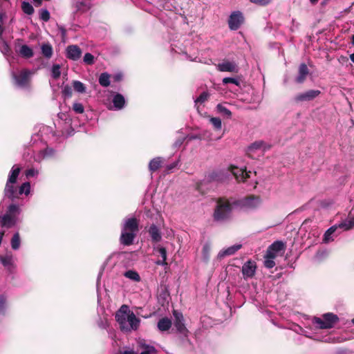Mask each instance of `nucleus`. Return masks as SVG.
Instances as JSON below:
<instances>
[{
	"instance_id": "1",
	"label": "nucleus",
	"mask_w": 354,
	"mask_h": 354,
	"mask_svg": "<svg viewBox=\"0 0 354 354\" xmlns=\"http://www.w3.org/2000/svg\"><path fill=\"white\" fill-rule=\"evenodd\" d=\"M213 217L216 221H223L228 219L232 211L230 201L225 198H218L216 201Z\"/></svg>"
},
{
	"instance_id": "2",
	"label": "nucleus",
	"mask_w": 354,
	"mask_h": 354,
	"mask_svg": "<svg viewBox=\"0 0 354 354\" xmlns=\"http://www.w3.org/2000/svg\"><path fill=\"white\" fill-rule=\"evenodd\" d=\"M19 213V207L15 204L8 206L5 214L0 217V225L2 227L11 228L17 223V215Z\"/></svg>"
},
{
	"instance_id": "3",
	"label": "nucleus",
	"mask_w": 354,
	"mask_h": 354,
	"mask_svg": "<svg viewBox=\"0 0 354 354\" xmlns=\"http://www.w3.org/2000/svg\"><path fill=\"white\" fill-rule=\"evenodd\" d=\"M338 316L333 313H327L322 315V318L315 317L313 323L320 329L332 328L339 322Z\"/></svg>"
},
{
	"instance_id": "4",
	"label": "nucleus",
	"mask_w": 354,
	"mask_h": 354,
	"mask_svg": "<svg viewBox=\"0 0 354 354\" xmlns=\"http://www.w3.org/2000/svg\"><path fill=\"white\" fill-rule=\"evenodd\" d=\"M30 75L29 70L22 69L19 73H12V77L17 86L26 88L30 86Z\"/></svg>"
},
{
	"instance_id": "5",
	"label": "nucleus",
	"mask_w": 354,
	"mask_h": 354,
	"mask_svg": "<svg viewBox=\"0 0 354 354\" xmlns=\"http://www.w3.org/2000/svg\"><path fill=\"white\" fill-rule=\"evenodd\" d=\"M174 316L175 317L174 324L177 332L182 335L183 337H188L189 332L185 325L183 314L174 310Z\"/></svg>"
},
{
	"instance_id": "6",
	"label": "nucleus",
	"mask_w": 354,
	"mask_h": 354,
	"mask_svg": "<svg viewBox=\"0 0 354 354\" xmlns=\"http://www.w3.org/2000/svg\"><path fill=\"white\" fill-rule=\"evenodd\" d=\"M321 91L319 90H308L296 95L293 98V101L297 104L302 102L312 101L318 97Z\"/></svg>"
},
{
	"instance_id": "7",
	"label": "nucleus",
	"mask_w": 354,
	"mask_h": 354,
	"mask_svg": "<svg viewBox=\"0 0 354 354\" xmlns=\"http://www.w3.org/2000/svg\"><path fill=\"white\" fill-rule=\"evenodd\" d=\"M129 310L128 306L124 304L115 313V319L119 324L121 330L127 328V319Z\"/></svg>"
},
{
	"instance_id": "8",
	"label": "nucleus",
	"mask_w": 354,
	"mask_h": 354,
	"mask_svg": "<svg viewBox=\"0 0 354 354\" xmlns=\"http://www.w3.org/2000/svg\"><path fill=\"white\" fill-rule=\"evenodd\" d=\"M244 21L243 14L240 11L233 12L228 19L229 28L231 30H238Z\"/></svg>"
},
{
	"instance_id": "9",
	"label": "nucleus",
	"mask_w": 354,
	"mask_h": 354,
	"mask_svg": "<svg viewBox=\"0 0 354 354\" xmlns=\"http://www.w3.org/2000/svg\"><path fill=\"white\" fill-rule=\"evenodd\" d=\"M228 170L232 174L238 182H244L247 178L250 177L245 167V169H241L231 165L228 167Z\"/></svg>"
},
{
	"instance_id": "10",
	"label": "nucleus",
	"mask_w": 354,
	"mask_h": 354,
	"mask_svg": "<svg viewBox=\"0 0 354 354\" xmlns=\"http://www.w3.org/2000/svg\"><path fill=\"white\" fill-rule=\"evenodd\" d=\"M127 324V328L122 331L130 332L131 330H136L140 326V319L136 316L133 311L129 310Z\"/></svg>"
},
{
	"instance_id": "11",
	"label": "nucleus",
	"mask_w": 354,
	"mask_h": 354,
	"mask_svg": "<svg viewBox=\"0 0 354 354\" xmlns=\"http://www.w3.org/2000/svg\"><path fill=\"white\" fill-rule=\"evenodd\" d=\"M216 68L221 72L238 73L239 66L234 62L223 59L221 63L216 65Z\"/></svg>"
},
{
	"instance_id": "12",
	"label": "nucleus",
	"mask_w": 354,
	"mask_h": 354,
	"mask_svg": "<svg viewBox=\"0 0 354 354\" xmlns=\"http://www.w3.org/2000/svg\"><path fill=\"white\" fill-rule=\"evenodd\" d=\"M256 263L250 260L245 262L242 266V274L243 277L252 278L254 276L256 272Z\"/></svg>"
},
{
	"instance_id": "13",
	"label": "nucleus",
	"mask_w": 354,
	"mask_h": 354,
	"mask_svg": "<svg viewBox=\"0 0 354 354\" xmlns=\"http://www.w3.org/2000/svg\"><path fill=\"white\" fill-rule=\"evenodd\" d=\"M82 50L77 45H70L66 48V57L71 60L76 61L80 58Z\"/></svg>"
},
{
	"instance_id": "14",
	"label": "nucleus",
	"mask_w": 354,
	"mask_h": 354,
	"mask_svg": "<svg viewBox=\"0 0 354 354\" xmlns=\"http://www.w3.org/2000/svg\"><path fill=\"white\" fill-rule=\"evenodd\" d=\"M122 230L136 234L139 230V221L135 217L127 219Z\"/></svg>"
},
{
	"instance_id": "15",
	"label": "nucleus",
	"mask_w": 354,
	"mask_h": 354,
	"mask_svg": "<svg viewBox=\"0 0 354 354\" xmlns=\"http://www.w3.org/2000/svg\"><path fill=\"white\" fill-rule=\"evenodd\" d=\"M136 236V233L122 230L120 237V242L124 245H131L133 243Z\"/></svg>"
},
{
	"instance_id": "16",
	"label": "nucleus",
	"mask_w": 354,
	"mask_h": 354,
	"mask_svg": "<svg viewBox=\"0 0 354 354\" xmlns=\"http://www.w3.org/2000/svg\"><path fill=\"white\" fill-rule=\"evenodd\" d=\"M309 73L307 65L304 63L301 64L299 66L298 75L295 78V82L298 84L304 83Z\"/></svg>"
},
{
	"instance_id": "17",
	"label": "nucleus",
	"mask_w": 354,
	"mask_h": 354,
	"mask_svg": "<svg viewBox=\"0 0 354 354\" xmlns=\"http://www.w3.org/2000/svg\"><path fill=\"white\" fill-rule=\"evenodd\" d=\"M15 183L7 182L4 188L5 196L11 200L17 198L18 187L14 185Z\"/></svg>"
},
{
	"instance_id": "18",
	"label": "nucleus",
	"mask_w": 354,
	"mask_h": 354,
	"mask_svg": "<svg viewBox=\"0 0 354 354\" xmlns=\"http://www.w3.org/2000/svg\"><path fill=\"white\" fill-rule=\"evenodd\" d=\"M261 203V199L259 196L250 195L245 197L243 200V205L250 208L257 207Z\"/></svg>"
},
{
	"instance_id": "19",
	"label": "nucleus",
	"mask_w": 354,
	"mask_h": 354,
	"mask_svg": "<svg viewBox=\"0 0 354 354\" xmlns=\"http://www.w3.org/2000/svg\"><path fill=\"white\" fill-rule=\"evenodd\" d=\"M241 248H242L241 244H236V245L230 246V247L227 248V249L220 251L219 253L218 254L217 258L221 260V259H223L225 257L233 255Z\"/></svg>"
},
{
	"instance_id": "20",
	"label": "nucleus",
	"mask_w": 354,
	"mask_h": 354,
	"mask_svg": "<svg viewBox=\"0 0 354 354\" xmlns=\"http://www.w3.org/2000/svg\"><path fill=\"white\" fill-rule=\"evenodd\" d=\"M148 232L151 236V241L153 243L160 242L162 239L161 232L159 228L155 225L152 224L150 225Z\"/></svg>"
},
{
	"instance_id": "21",
	"label": "nucleus",
	"mask_w": 354,
	"mask_h": 354,
	"mask_svg": "<svg viewBox=\"0 0 354 354\" xmlns=\"http://www.w3.org/2000/svg\"><path fill=\"white\" fill-rule=\"evenodd\" d=\"M163 164V159L161 157H156L153 158L149 163V169L153 173L162 167Z\"/></svg>"
},
{
	"instance_id": "22",
	"label": "nucleus",
	"mask_w": 354,
	"mask_h": 354,
	"mask_svg": "<svg viewBox=\"0 0 354 354\" xmlns=\"http://www.w3.org/2000/svg\"><path fill=\"white\" fill-rule=\"evenodd\" d=\"M171 321L167 317L161 318L157 324L159 330L162 332L167 331L171 327Z\"/></svg>"
},
{
	"instance_id": "23",
	"label": "nucleus",
	"mask_w": 354,
	"mask_h": 354,
	"mask_svg": "<svg viewBox=\"0 0 354 354\" xmlns=\"http://www.w3.org/2000/svg\"><path fill=\"white\" fill-rule=\"evenodd\" d=\"M20 171V167L18 165H14L11 169L10 174L8 176L7 182L16 183Z\"/></svg>"
},
{
	"instance_id": "24",
	"label": "nucleus",
	"mask_w": 354,
	"mask_h": 354,
	"mask_svg": "<svg viewBox=\"0 0 354 354\" xmlns=\"http://www.w3.org/2000/svg\"><path fill=\"white\" fill-rule=\"evenodd\" d=\"M337 228H339L338 225H335L328 228L324 234L323 241L324 243H328L333 241L332 235L335 232Z\"/></svg>"
},
{
	"instance_id": "25",
	"label": "nucleus",
	"mask_w": 354,
	"mask_h": 354,
	"mask_svg": "<svg viewBox=\"0 0 354 354\" xmlns=\"http://www.w3.org/2000/svg\"><path fill=\"white\" fill-rule=\"evenodd\" d=\"M113 103L114 106L118 109L123 108L125 104V100L122 95L117 93L113 99Z\"/></svg>"
},
{
	"instance_id": "26",
	"label": "nucleus",
	"mask_w": 354,
	"mask_h": 354,
	"mask_svg": "<svg viewBox=\"0 0 354 354\" xmlns=\"http://www.w3.org/2000/svg\"><path fill=\"white\" fill-rule=\"evenodd\" d=\"M0 262L3 266L9 268L12 266L13 257L11 252L7 253L5 256L0 255Z\"/></svg>"
},
{
	"instance_id": "27",
	"label": "nucleus",
	"mask_w": 354,
	"mask_h": 354,
	"mask_svg": "<svg viewBox=\"0 0 354 354\" xmlns=\"http://www.w3.org/2000/svg\"><path fill=\"white\" fill-rule=\"evenodd\" d=\"M19 53L23 57L26 59L32 57L34 55L32 49L26 44L21 46Z\"/></svg>"
},
{
	"instance_id": "28",
	"label": "nucleus",
	"mask_w": 354,
	"mask_h": 354,
	"mask_svg": "<svg viewBox=\"0 0 354 354\" xmlns=\"http://www.w3.org/2000/svg\"><path fill=\"white\" fill-rule=\"evenodd\" d=\"M30 192V183L26 182L24 183L20 187H18V190L17 192V198H19L21 195L24 194L25 195H28Z\"/></svg>"
},
{
	"instance_id": "29",
	"label": "nucleus",
	"mask_w": 354,
	"mask_h": 354,
	"mask_svg": "<svg viewBox=\"0 0 354 354\" xmlns=\"http://www.w3.org/2000/svg\"><path fill=\"white\" fill-rule=\"evenodd\" d=\"M42 55L47 59L53 55V47L49 43L43 44L41 46Z\"/></svg>"
},
{
	"instance_id": "30",
	"label": "nucleus",
	"mask_w": 354,
	"mask_h": 354,
	"mask_svg": "<svg viewBox=\"0 0 354 354\" xmlns=\"http://www.w3.org/2000/svg\"><path fill=\"white\" fill-rule=\"evenodd\" d=\"M271 250L278 252L285 249V244L281 241H276L268 247Z\"/></svg>"
},
{
	"instance_id": "31",
	"label": "nucleus",
	"mask_w": 354,
	"mask_h": 354,
	"mask_svg": "<svg viewBox=\"0 0 354 354\" xmlns=\"http://www.w3.org/2000/svg\"><path fill=\"white\" fill-rule=\"evenodd\" d=\"M72 84H73V87L74 90L76 92L80 93H86V86L80 81L74 80L72 82Z\"/></svg>"
},
{
	"instance_id": "32",
	"label": "nucleus",
	"mask_w": 354,
	"mask_h": 354,
	"mask_svg": "<svg viewBox=\"0 0 354 354\" xmlns=\"http://www.w3.org/2000/svg\"><path fill=\"white\" fill-rule=\"evenodd\" d=\"M124 276L128 279H130L134 281L138 282L140 281V277L139 274L134 270H127L124 272Z\"/></svg>"
},
{
	"instance_id": "33",
	"label": "nucleus",
	"mask_w": 354,
	"mask_h": 354,
	"mask_svg": "<svg viewBox=\"0 0 354 354\" xmlns=\"http://www.w3.org/2000/svg\"><path fill=\"white\" fill-rule=\"evenodd\" d=\"M20 236L19 232H16L11 239V247L13 250H18L20 247Z\"/></svg>"
},
{
	"instance_id": "34",
	"label": "nucleus",
	"mask_w": 354,
	"mask_h": 354,
	"mask_svg": "<svg viewBox=\"0 0 354 354\" xmlns=\"http://www.w3.org/2000/svg\"><path fill=\"white\" fill-rule=\"evenodd\" d=\"M110 75L106 73H103L99 77V83L104 87H107L110 84Z\"/></svg>"
},
{
	"instance_id": "35",
	"label": "nucleus",
	"mask_w": 354,
	"mask_h": 354,
	"mask_svg": "<svg viewBox=\"0 0 354 354\" xmlns=\"http://www.w3.org/2000/svg\"><path fill=\"white\" fill-rule=\"evenodd\" d=\"M338 227L344 230H348L354 227V217L349 221H346L338 224Z\"/></svg>"
},
{
	"instance_id": "36",
	"label": "nucleus",
	"mask_w": 354,
	"mask_h": 354,
	"mask_svg": "<svg viewBox=\"0 0 354 354\" xmlns=\"http://www.w3.org/2000/svg\"><path fill=\"white\" fill-rule=\"evenodd\" d=\"M21 9L23 12L28 15H32L34 13V8L32 6L26 1H23L21 3Z\"/></svg>"
},
{
	"instance_id": "37",
	"label": "nucleus",
	"mask_w": 354,
	"mask_h": 354,
	"mask_svg": "<svg viewBox=\"0 0 354 354\" xmlns=\"http://www.w3.org/2000/svg\"><path fill=\"white\" fill-rule=\"evenodd\" d=\"M216 109L220 113L226 116L227 118H231L232 112L228 109H227L225 106H223V104H218L216 106Z\"/></svg>"
},
{
	"instance_id": "38",
	"label": "nucleus",
	"mask_w": 354,
	"mask_h": 354,
	"mask_svg": "<svg viewBox=\"0 0 354 354\" xmlns=\"http://www.w3.org/2000/svg\"><path fill=\"white\" fill-rule=\"evenodd\" d=\"M61 66L59 64H53L51 69V75L53 79L57 80L61 75Z\"/></svg>"
},
{
	"instance_id": "39",
	"label": "nucleus",
	"mask_w": 354,
	"mask_h": 354,
	"mask_svg": "<svg viewBox=\"0 0 354 354\" xmlns=\"http://www.w3.org/2000/svg\"><path fill=\"white\" fill-rule=\"evenodd\" d=\"M210 123L213 125L215 130H221L222 128L221 120L219 118L212 117L209 119Z\"/></svg>"
},
{
	"instance_id": "40",
	"label": "nucleus",
	"mask_w": 354,
	"mask_h": 354,
	"mask_svg": "<svg viewBox=\"0 0 354 354\" xmlns=\"http://www.w3.org/2000/svg\"><path fill=\"white\" fill-rule=\"evenodd\" d=\"M211 250V246L209 243H205L202 250L203 257L205 261H208L209 259V253Z\"/></svg>"
},
{
	"instance_id": "41",
	"label": "nucleus",
	"mask_w": 354,
	"mask_h": 354,
	"mask_svg": "<svg viewBox=\"0 0 354 354\" xmlns=\"http://www.w3.org/2000/svg\"><path fill=\"white\" fill-rule=\"evenodd\" d=\"M50 18V12L46 9H41L39 11V19L45 22L49 21Z\"/></svg>"
},
{
	"instance_id": "42",
	"label": "nucleus",
	"mask_w": 354,
	"mask_h": 354,
	"mask_svg": "<svg viewBox=\"0 0 354 354\" xmlns=\"http://www.w3.org/2000/svg\"><path fill=\"white\" fill-rule=\"evenodd\" d=\"M62 93L64 97H71L73 95L72 88L69 85H65L62 91Z\"/></svg>"
},
{
	"instance_id": "43",
	"label": "nucleus",
	"mask_w": 354,
	"mask_h": 354,
	"mask_svg": "<svg viewBox=\"0 0 354 354\" xmlns=\"http://www.w3.org/2000/svg\"><path fill=\"white\" fill-rule=\"evenodd\" d=\"M209 96V93L207 92L204 91L202 93H201V95L196 98V100H195V103L202 104L208 100Z\"/></svg>"
},
{
	"instance_id": "44",
	"label": "nucleus",
	"mask_w": 354,
	"mask_h": 354,
	"mask_svg": "<svg viewBox=\"0 0 354 354\" xmlns=\"http://www.w3.org/2000/svg\"><path fill=\"white\" fill-rule=\"evenodd\" d=\"M72 109L76 113H83L84 111V106L79 102H75L73 104Z\"/></svg>"
},
{
	"instance_id": "45",
	"label": "nucleus",
	"mask_w": 354,
	"mask_h": 354,
	"mask_svg": "<svg viewBox=\"0 0 354 354\" xmlns=\"http://www.w3.org/2000/svg\"><path fill=\"white\" fill-rule=\"evenodd\" d=\"M94 56L89 53H86L84 56V62L88 65H92L94 63Z\"/></svg>"
},
{
	"instance_id": "46",
	"label": "nucleus",
	"mask_w": 354,
	"mask_h": 354,
	"mask_svg": "<svg viewBox=\"0 0 354 354\" xmlns=\"http://www.w3.org/2000/svg\"><path fill=\"white\" fill-rule=\"evenodd\" d=\"M263 145V141H256V142L252 143L248 147V151H254V150L259 149L261 148Z\"/></svg>"
},
{
	"instance_id": "47",
	"label": "nucleus",
	"mask_w": 354,
	"mask_h": 354,
	"mask_svg": "<svg viewBox=\"0 0 354 354\" xmlns=\"http://www.w3.org/2000/svg\"><path fill=\"white\" fill-rule=\"evenodd\" d=\"M145 350L140 354H156V350L152 346L145 345Z\"/></svg>"
},
{
	"instance_id": "48",
	"label": "nucleus",
	"mask_w": 354,
	"mask_h": 354,
	"mask_svg": "<svg viewBox=\"0 0 354 354\" xmlns=\"http://www.w3.org/2000/svg\"><path fill=\"white\" fill-rule=\"evenodd\" d=\"M223 83L224 84H227L229 83L234 84L235 85H239V81L235 78L233 77H225L223 79Z\"/></svg>"
},
{
	"instance_id": "49",
	"label": "nucleus",
	"mask_w": 354,
	"mask_h": 354,
	"mask_svg": "<svg viewBox=\"0 0 354 354\" xmlns=\"http://www.w3.org/2000/svg\"><path fill=\"white\" fill-rule=\"evenodd\" d=\"M252 3L258 6H265L271 2V0H250Z\"/></svg>"
},
{
	"instance_id": "50",
	"label": "nucleus",
	"mask_w": 354,
	"mask_h": 354,
	"mask_svg": "<svg viewBox=\"0 0 354 354\" xmlns=\"http://www.w3.org/2000/svg\"><path fill=\"white\" fill-rule=\"evenodd\" d=\"M264 266L267 268H272L275 266V262L274 259L265 258L264 261Z\"/></svg>"
},
{
	"instance_id": "51",
	"label": "nucleus",
	"mask_w": 354,
	"mask_h": 354,
	"mask_svg": "<svg viewBox=\"0 0 354 354\" xmlns=\"http://www.w3.org/2000/svg\"><path fill=\"white\" fill-rule=\"evenodd\" d=\"M277 257V252L271 250L269 248L266 251V254L265 255V258H268L271 259H274Z\"/></svg>"
},
{
	"instance_id": "52",
	"label": "nucleus",
	"mask_w": 354,
	"mask_h": 354,
	"mask_svg": "<svg viewBox=\"0 0 354 354\" xmlns=\"http://www.w3.org/2000/svg\"><path fill=\"white\" fill-rule=\"evenodd\" d=\"M157 251L160 253L161 257L164 260H167V250L164 247H158Z\"/></svg>"
},
{
	"instance_id": "53",
	"label": "nucleus",
	"mask_w": 354,
	"mask_h": 354,
	"mask_svg": "<svg viewBox=\"0 0 354 354\" xmlns=\"http://www.w3.org/2000/svg\"><path fill=\"white\" fill-rule=\"evenodd\" d=\"M37 173V172L33 168H31V169H27L25 172V174H26V176L28 178H29L33 177Z\"/></svg>"
},
{
	"instance_id": "54",
	"label": "nucleus",
	"mask_w": 354,
	"mask_h": 354,
	"mask_svg": "<svg viewBox=\"0 0 354 354\" xmlns=\"http://www.w3.org/2000/svg\"><path fill=\"white\" fill-rule=\"evenodd\" d=\"M113 79L115 82H120L122 79V75L121 73H118L113 75Z\"/></svg>"
},
{
	"instance_id": "55",
	"label": "nucleus",
	"mask_w": 354,
	"mask_h": 354,
	"mask_svg": "<svg viewBox=\"0 0 354 354\" xmlns=\"http://www.w3.org/2000/svg\"><path fill=\"white\" fill-rule=\"evenodd\" d=\"M6 299L2 297L0 299V310H3L5 308Z\"/></svg>"
},
{
	"instance_id": "56",
	"label": "nucleus",
	"mask_w": 354,
	"mask_h": 354,
	"mask_svg": "<svg viewBox=\"0 0 354 354\" xmlns=\"http://www.w3.org/2000/svg\"><path fill=\"white\" fill-rule=\"evenodd\" d=\"M3 51L6 54H8L11 51L10 46L6 43L3 46Z\"/></svg>"
},
{
	"instance_id": "57",
	"label": "nucleus",
	"mask_w": 354,
	"mask_h": 354,
	"mask_svg": "<svg viewBox=\"0 0 354 354\" xmlns=\"http://www.w3.org/2000/svg\"><path fill=\"white\" fill-rule=\"evenodd\" d=\"M156 263L157 265H160V266H166V265H167V260H164V259L158 260Z\"/></svg>"
},
{
	"instance_id": "58",
	"label": "nucleus",
	"mask_w": 354,
	"mask_h": 354,
	"mask_svg": "<svg viewBox=\"0 0 354 354\" xmlns=\"http://www.w3.org/2000/svg\"><path fill=\"white\" fill-rule=\"evenodd\" d=\"M201 137L198 135L192 136L189 138V140H195V139H200Z\"/></svg>"
},
{
	"instance_id": "59",
	"label": "nucleus",
	"mask_w": 354,
	"mask_h": 354,
	"mask_svg": "<svg viewBox=\"0 0 354 354\" xmlns=\"http://www.w3.org/2000/svg\"><path fill=\"white\" fill-rule=\"evenodd\" d=\"M4 17H5V13L0 11V23H3Z\"/></svg>"
},
{
	"instance_id": "60",
	"label": "nucleus",
	"mask_w": 354,
	"mask_h": 354,
	"mask_svg": "<svg viewBox=\"0 0 354 354\" xmlns=\"http://www.w3.org/2000/svg\"><path fill=\"white\" fill-rule=\"evenodd\" d=\"M202 182H198L196 183V189L198 191V192H201V185H202Z\"/></svg>"
},
{
	"instance_id": "61",
	"label": "nucleus",
	"mask_w": 354,
	"mask_h": 354,
	"mask_svg": "<svg viewBox=\"0 0 354 354\" xmlns=\"http://www.w3.org/2000/svg\"><path fill=\"white\" fill-rule=\"evenodd\" d=\"M176 166V163H174V164H171V165H169L167 166V169L168 170H171L172 169H174L175 167Z\"/></svg>"
},
{
	"instance_id": "62",
	"label": "nucleus",
	"mask_w": 354,
	"mask_h": 354,
	"mask_svg": "<svg viewBox=\"0 0 354 354\" xmlns=\"http://www.w3.org/2000/svg\"><path fill=\"white\" fill-rule=\"evenodd\" d=\"M122 354H136L133 351H124Z\"/></svg>"
},
{
	"instance_id": "63",
	"label": "nucleus",
	"mask_w": 354,
	"mask_h": 354,
	"mask_svg": "<svg viewBox=\"0 0 354 354\" xmlns=\"http://www.w3.org/2000/svg\"><path fill=\"white\" fill-rule=\"evenodd\" d=\"M35 3L36 6H40L41 4L42 0H33Z\"/></svg>"
},
{
	"instance_id": "64",
	"label": "nucleus",
	"mask_w": 354,
	"mask_h": 354,
	"mask_svg": "<svg viewBox=\"0 0 354 354\" xmlns=\"http://www.w3.org/2000/svg\"><path fill=\"white\" fill-rule=\"evenodd\" d=\"M350 59L354 63V53L350 55Z\"/></svg>"
}]
</instances>
